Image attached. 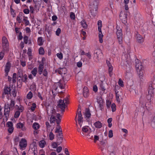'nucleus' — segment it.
Instances as JSON below:
<instances>
[{
	"label": "nucleus",
	"mask_w": 155,
	"mask_h": 155,
	"mask_svg": "<svg viewBox=\"0 0 155 155\" xmlns=\"http://www.w3.org/2000/svg\"><path fill=\"white\" fill-rule=\"evenodd\" d=\"M28 17H24L23 21L25 22V26L28 25L29 24V22L28 20Z\"/></svg>",
	"instance_id": "2f4dec72"
},
{
	"label": "nucleus",
	"mask_w": 155,
	"mask_h": 155,
	"mask_svg": "<svg viewBox=\"0 0 155 155\" xmlns=\"http://www.w3.org/2000/svg\"><path fill=\"white\" fill-rule=\"evenodd\" d=\"M100 87L101 89L104 92H105L106 88L105 87L104 84L102 82L100 84Z\"/></svg>",
	"instance_id": "37998d69"
},
{
	"label": "nucleus",
	"mask_w": 155,
	"mask_h": 155,
	"mask_svg": "<svg viewBox=\"0 0 155 155\" xmlns=\"http://www.w3.org/2000/svg\"><path fill=\"white\" fill-rule=\"evenodd\" d=\"M135 67L137 73L143 72V67L141 62H139L137 64L136 63Z\"/></svg>",
	"instance_id": "f8f14e48"
},
{
	"label": "nucleus",
	"mask_w": 155,
	"mask_h": 155,
	"mask_svg": "<svg viewBox=\"0 0 155 155\" xmlns=\"http://www.w3.org/2000/svg\"><path fill=\"white\" fill-rule=\"evenodd\" d=\"M97 25L98 27V30L99 31L98 35L99 41L100 43H102L103 42L102 38L104 35L102 33L101 30V28L102 27V22L101 21L99 20L98 21Z\"/></svg>",
	"instance_id": "0eeeda50"
},
{
	"label": "nucleus",
	"mask_w": 155,
	"mask_h": 155,
	"mask_svg": "<svg viewBox=\"0 0 155 155\" xmlns=\"http://www.w3.org/2000/svg\"><path fill=\"white\" fill-rule=\"evenodd\" d=\"M39 54L43 55L45 54V51L43 47H41L39 49Z\"/></svg>",
	"instance_id": "58836bf2"
},
{
	"label": "nucleus",
	"mask_w": 155,
	"mask_h": 155,
	"mask_svg": "<svg viewBox=\"0 0 155 155\" xmlns=\"http://www.w3.org/2000/svg\"><path fill=\"white\" fill-rule=\"evenodd\" d=\"M40 127V126L39 124L36 122L34 123L32 125V127L33 128L36 130L38 129Z\"/></svg>",
	"instance_id": "bb28decb"
},
{
	"label": "nucleus",
	"mask_w": 155,
	"mask_h": 155,
	"mask_svg": "<svg viewBox=\"0 0 155 155\" xmlns=\"http://www.w3.org/2000/svg\"><path fill=\"white\" fill-rule=\"evenodd\" d=\"M137 41L140 43H142L144 41V38L140 34H137L136 35Z\"/></svg>",
	"instance_id": "dca6fc26"
},
{
	"label": "nucleus",
	"mask_w": 155,
	"mask_h": 155,
	"mask_svg": "<svg viewBox=\"0 0 155 155\" xmlns=\"http://www.w3.org/2000/svg\"><path fill=\"white\" fill-rule=\"evenodd\" d=\"M32 50L31 48H29L28 50L27 54L28 56H31Z\"/></svg>",
	"instance_id": "13d9d810"
},
{
	"label": "nucleus",
	"mask_w": 155,
	"mask_h": 155,
	"mask_svg": "<svg viewBox=\"0 0 155 155\" xmlns=\"http://www.w3.org/2000/svg\"><path fill=\"white\" fill-rule=\"evenodd\" d=\"M151 125L153 127H155V116L153 117L152 120Z\"/></svg>",
	"instance_id": "c03bdc74"
},
{
	"label": "nucleus",
	"mask_w": 155,
	"mask_h": 155,
	"mask_svg": "<svg viewBox=\"0 0 155 155\" xmlns=\"http://www.w3.org/2000/svg\"><path fill=\"white\" fill-rule=\"evenodd\" d=\"M61 29L60 28H58L56 31V34L58 36L61 32Z\"/></svg>",
	"instance_id": "603ef678"
},
{
	"label": "nucleus",
	"mask_w": 155,
	"mask_h": 155,
	"mask_svg": "<svg viewBox=\"0 0 155 155\" xmlns=\"http://www.w3.org/2000/svg\"><path fill=\"white\" fill-rule=\"evenodd\" d=\"M19 145L21 149L25 148L27 145V141L25 139L22 138L19 143Z\"/></svg>",
	"instance_id": "ddd939ff"
},
{
	"label": "nucleus",
	"mask_w": 155,
	"mask_h": 155,
	"mask_svg": "<svg viewBox=\"0 0 155 155\" xmlns=\"http://www.w3.org/2000/svg\"><path fill=\"white\" fill-rule=\"evenodd\" d=\"M7 125L8 127V131L10 134H12L14 128L13 127V124L12 122L9 121L7 123Z\"/></svg>",
	"instance_id": "4468645a"
},
{
	"label": "nucleus",
	"mask_w": 155,
	"mask_h": 155,
	"mask_svg": "<svg viewBox=\"0 0 155 155\" xmlns=\"http://www.w3.org/2000/svg\"><path fill=\"white\" fill-rule=\"evenodd\" d=\"M15 107L17 109H18L21 112H22L24 109L23 107L22 106H20V107H19L17 105H16Z\"/></svg>",
	"instance_id": "de8ad7c7"
},
{
	"label": "nucleus",
	"mask_w": 155,
	"mask_h": 155,
	"mask_svg": "<svg viewBox=\"0 0 155 155\" xmlns=\"http://www.w3.org/2000/svg\"><path fill=\"white\" fill-rule=\"evenodd\" d=\"M54 135L53 134V133L51 132H50L49 134V139L50 140H52L54 138Z\"/></svg>",
	"instance_id": "a19ab883"
},
{
	"label": "nucleus",
	"mask_w": 155,
	"mask_h": 155,
	"mask_svg": "<svg viewBox=\"0 0 155 155\" xmlns=\"http://www.w3.org/2000/svg\"><path fill=\"white\" fill-rule=\"evenodd\" d=\"M83 94L85 97H87L89 95V90L87 87H85L83 89Z\"/></svg>",
	"instance_id": "a211bd4d"
},
{
	"label": "nucleus",
	"mask_w": 155,
	"mask_h": 155,
	"mask_svg": "<svg viewBox=\"0 0 155 155\" xmlns=\"http://www.w3.org/2000/svg\"><path fill=\"white\" fill-rule=\"evenodd\" d=\"M78 122L83 121V117L81 113V109H78Z\"/></svg>",
	"instance_id": "aec40b11"
},
{
	"label": "nucleus",
	"mask_w": 155,
	"mask_h": 155,
	"mask_svg": "<svg viewBox=\"0 0 155 155\" xmlns=\"http://www.w3.org/2000/svg\"><path fill=\"white\" fill-rule=\"evenodd\" d=\"M148 91V94L147 96V98L148 100L151 101L153 100L154 97V89L152 85L149 86Z\"/></svg>",
	"instance_id": "39448f33"
},
{
	"label": "nucleus",
	"mask_w": 155,
	"mask_h": 155,
	"mask_svg": "<svg viewBox=\"0 0 155 155\" xmlns=\"http://www.w3.org/2000/svg\"><path fill=\"white\" fill-rule=\"evenodd\" d=\"M84 115L85 118H89L91 117V114L89 109L86 108L85 111L84 113Z\"/></svg>",
	"instance_id": "6ab92c4d"
},
{
	"label": "nucleus",
	"mask_w": 155,
	"mask_h": 155,
	"mask_svg": "<svg viewBox=\"0 0 155 155\" xmlns=\"http://www.w3.org/2000/svg\"><path fill=\"white\" fill-rule=\"evenodd\" d=\"M137 73L139 76V77L141 81H142L141 79H143V72H138Z\"/></svg>",
	"instance_id": "680f3d73"
},
{
	"label": "nucleus",
	"mask_w": 155,
	"mask_h": 155,
	"mask_svg": "<svg viewBox=\"0 0 155 155\" xmlns=\"http://www.w3.org/2000/svg\"><path fill=\"white\" fill-rule=\"evenodd\" d=\"M112 120V118H110L107 119V123H108V126L109 127H111L112 126L111 122Z\"/></svg>",
	"instance_id": "c9c22d12"
},
{
	"label": "nucleus",
	"mask_w": 155,
	"mask_h": 155,
	"mask_svg": "<svg viewBox=\"0 0 155 155\" xmlns=\"http://www.w3.org/2000/svg\"><path fill=\"white\" fill-rule=\"evenodd\" d=\"M59 87L61 89H64L65 85V83L63 80H60L58 82Z\"/></svg>",
	"instance_id": "4be33fe9"
},
{
	"label": "nucleus",
	"mask_w": 155,
	"mask_h": 155,
	"mask_svg": "<svg viewBox=\"0 0 155 155\" xmlns=\"http://www.w3.org/2000/svg\"><path fill=\"white\" fill-rule=\"evenodd\" d=\"M47 110L48 116H51L50 121L51 123H54L56 121L57 124H59L61 119L60 114L57 113L54 108L52 106L49 105L47 107Z\"/></svg>",
	"instance_id": "f257e3e1"
},
{
	"label": "nucleus",
	"mask_w": 155,
	"mask_h": 155,
	"mask_svg": "<svg viewBox=\"0 0 155 155\" xmlns=\"http://www.w3.org/2000/svg\"><path fill=\"white\" fill-rule=\"evenodd\" d=\"M102 57L103 54L100 49H97L95 51L94 59L95 61H98Z\"/></svg>",
	"instance_id": "423d86ee"
},
{
	"label": "nucleus",
	"mask_w": 155,
	"mask_h": 155,
	"mask_svg": "<svg viewBox=\"0 0 155 155\" xmlns=\"http://www.w3.org/2000/svg\"><path fill=\"white\" fill-rule=\"evenodd\" d=\"M68 97H66L63 100L61 99L59 100L57 106L58 107L61 109L62 112H64L65 108V104H68Z\"/></svg>",
	"instance_id": "20e7f679"
},
{
	"label": "nucleus",
	"mask_w": 155,
	"mask_h": 155,
	"mask_svg": "<svg viewBox=\"0 0 155 155\" xmlns=\"http://www.w3.org/2000/svg\"><path fill=\"white\" fill-rule=\"evenodd\" d=\"M111 105V102L109 101L108 100L106 101V106L107 108H109L110 107Z\"/></svg>",
	"instance_id": "bf43d9fd"
},
{
	"label": "nucleus",
	"mask_w": 155,
	"mask_h": 155,
	"mask_svg": "<svg viewBox=\"0 0 155 155\" xmlns=\"http://www.w3.org/2000/svg\"><path fill=\"white\" fill-rule=\"evenodd\" d=\"M70 17L71 18L74 19L75 18V15L72 12H71L70 13Z\"/></svg>",
	"instance_id": "4d7b16f0"
},
{
	"label": "nucleus",
	"mask_w": 155,
	"mask_h": 155,
	"mask_svg": "<svg viewBox=\"0 0 155 155\" xmlns=\"http://www.w3.org/2000/svg\"><path fill=\"white\" fill-rule=\"evenodd\" d=\"M89 127L85 126L83 127L82 128V131L84 133H87L88 131Z\"/></svg>",
	"instance_id": "7c9ffc66"
},
{
	"label": "nucleus",
	"mask_w": 155,
	"mask_h": 155,
	"mask_svg": "<svg viewBox=\"0 0 155 155\" xmlns=\"http://www.w3.org/2000/svg\"><path fill=\"white\" fill-rule=\"evenodd\" d=\"M115 94H116V97H120L121 94V91L120 90V91H118L117 90H116V89H115Z\"/></svg>",
	"instance_id": "4c0bfd02"
},
{
	"label": "nucleus",
	"mask_w": 155,
	"mask_h": 155,
	"mask_svg": "<svg viewBox=\"0 0 155 155\" xmlns=\"http://www.w3.org/2000/svg\"><path fill=\"white\" fill-rule=\"evenodd\" d=\"M23 11L24 13L26 14H28L30 12L29 9H25Z\"/></svg>",
	"instance_id": "0e129e2a"
},
{
	"label": "nucleus",
	"mask_w": 155,
	"mask_h": 155,
	"mask_svg": "<svg viewBox=\"0 0 155 155\" xmlns=\"http://www.w3.org/2000/svg\"><path fill=\"white\" fill-rule=\"evenodd\" d=\"M81 24L82 27L84 28H87V25L85 20H83L81 22Z\"/></svg>",
	"instance_id": "cd10ccee"
},
{
	"label": "nucleus",
	"mask_w": 155,
	"mask_h": 155,
	"mask_svg": "<svg viewBox=\"0 0 155 155\" xmlns=\"http://www.w3.org/2000/svg\"><path fill=\"white\" fill-rule=\"evenodd\" d=\"M57 124V127L56 128L55 133H59L60 132V131H62L61 126L59 125V124Z\"/></svg>",
	"instance_id": "f704fd0d"
},
{
	"label": "nucleus",
	"mask_w": 155,
	"mask_h": 155,
	"mask_svg": "<svg viewBox=\"0 0 155 155\" xmlns=\"http://www.w3.org/2000/svg\"><path fill=\"white\" fill-rule=\"evenodd\" d=\"M57 142H53L51 144V146L53 148H56L58 146Z\"/></svg>",
	"instance_id": "79ce46f5"
},
{
	"label": "nucleus",
	"mask_w": 155,
	"mask_h": 155,
	"mask_svg": "<svg viewBox=\"0 0 155 155\" xmlns=\"http://www.w3.org/2000/svg\"><path fill=\"white\" fill-rule=\"evenodd\" d=\"M48 72L46 69H45L43 70V75L47 77L48 76Z\"/></svg>",
	"instance_id": "e2e57ef3"
},
{
	"label": "nucleus",
	"mask_w": 155,
	"mask_h": 155,
	"mask_svg": "<svg viewBox=\"0 0 155 155\" xmlns=\"http://www.w3.org/2000/svg\"><path fill=\"white\" fill-rule=\"evenodd\" d=\"M38 73L37 68H34L31 71V73L34 77H35L37 74Z\"/></svg>",
	"instance_id": "c756f323"
},
{
	"label": "nucleus",
	"mask_w": 155,
	"mask_h": 155,
	"mask_svg": "<svg viewBox=\"0 0 155 155\" xmlns=\"http://www.w3.org/2000/svg\"><path fill=\"white\" fill-rule=\"evenodd\" d=\"M28 155H37V152L35 151V149H32L31 150L29 149L28 153Z\"/></svg>",
	"instance_id": "412c9836"
},
{
	"label": "nucleus",
	"mask_w": 155,
	"mask_h": 155,
	"mask_svg": "<svg viewBox=\"0 0 155 155\" xmlns=\"http://www.w3.org/2000/svg\"><path fill=\"white\" fill-rule=\"evenodd\" d=\"M20 112L18 111H17L15 112V115L14 117L15 118H18L19 116L20 115Z\"/></svg>",
	"instance_id": "a18cd8bd"
},
{
	"label": "nucleus",
	"mask_w": 155,
	"mask_h": 155,
	"mask_svg": "<svg viewBox=\"0 0 155 155\" xmlns=\"http://www.w3.org/2000/svg\"><path fill=\"white\" fill-rule=\"evenodd\" d=\"M113 70V67H110L108 68V72L110 74V76H111L112 75V72Z\"/></svg>",
	"instance_id": "6e6d98bb"
},
{
	"label": "nucleus",
	"mask_w": 155,
	"mask_h": 155,
	"mask_svg": "<svg viewBox=\"0 0 155 155\" xmlns=\"http://www.w3.org/2000/svg\"><path fill=\"white\" fill-rule=\"evenodd\" d=\"M16 127L17 128L21 129L23 131H25L26 130L24 124L19 122L17 124Z\"/></svg>",
	"instance_id": "f3484780"
},
{
	"label": "nucleus",
	"mask_w": 155,
	"mask_h": 155,
	"mask_svg": "<svg viewBox=\"0 0 155 155\" xmlns=\"http://www.w3.org/2000/svg\"><path fill=\"white\" fill-rule=\"evenodd\" d=\"M38 73L39 74H41L42 73L44 69V65L42 64H40L38 67Z\"/></svg>",
	"instance_id": "5701e85b"
},
{
	"label": "nucleus",
	"mask_w": 155,
	"mask_h": 155,
	"mask_svg": "<svg viewBox=\"0 0 155 155\" xmlns=\"http://www.w3.org/2000/svg\"><path fill=\"white\" fill-rule=\"evenodd\" d=\"M44 41L42 37L38 38V44L39 46L42 45L43 44Z\"/></svg>",
	"instance_id": "a878e982"
},
{
	"label": "nucleus",
	"mask_w": 155,
	"mask_h": 155,
	"mask_svg": "<svg viewBox=\"0 0 155 155\" xmlns=\"http://www.w3.org/2000/svg\"><path fill=\"white\" fill-rule=\"evenodd\" d=\"M118 84L121 87H123L124 86L123 82L121 79H119L118 81Z\"/></svg>",
	"instance_id": "09e8293b"
},
{
	"label": "nucleus",
	"mask_w": 155,
	"mask_h": 155,
	"mask_svg": "<svg viewBox=\"0 0 155 155\" xmlns=\"http://www.w3.org/2000/svg\"><path fill=\"white\" fill-rule=\"evenodd\" d=\"M46 144V142L44 140H42L39 142V146L41 148H43L44 147Z\"/></svg>",
	"instance_id": "72a5a7b5"
},
{
	"label": "nucleus",
	"mask_w": 155,
	"mask_h": 155,
	"mask_svg": "<svg viewBox=\"0 0 155 155\" xmlns=\"http://www.w3.org/2000/svg\"><path fill=\"white\" fill-rule=\"evenodd\" d=\"M94 125L95 127L98 128H100L102 127V124L99 121H97L94 123Z\"/></svg>",
	"instance_id": "393cba45"
},
{
	"label": "nucleus",
	"mask_w": 155,
	"mask_h": 155,
	"mask_svg": "<svg viewBox=\"0 0 155 155\" xmlns=\"http://www.w3.org/2000/svg\"><path fill=\"white\" fill-rule=\"evenodd\" d=\"M57 133V134L56 135V137L63 136L62 131H60V132Z\"/></svg>",
	"instance_id": "052dcab7"
},
{
	"label": "nucleus",
	"mask_w": 155,
	"mask_h": 155,
	"mask_svg": "<svg viewBox=\"0 0 155 155\" xmlns=\"http://www.w3.org/2000/svg\"><path fill=\"white\" fill-rule=\"evenodd\" d=\"M111 107L113 112H114L116 110V106L115 104L113 103L112 104Z\"/></svg>",
	"instance_id": "49530a36"
},
{
	"label": "nucleus",
	"mask_w": 155,
	"mask_h": 155,
	"mask_svg": "<svg viewBox=\"0 0 155 155\" xmlns=\"http://www.w3.org/2000/svg\"><path fill=\"white\" fill-rule=\"evenodd\" d=\"M30 9V12L31 13H33L34 12V11H35L34 8V7L31 6H30L29 7Z\"/></svg>",
	"instance_id": "69168bd1"
},
{
	"label": "nucleus",
	"mask_w": 155,
	"mask_h": 155,
	"mask_svg": "<svg viewBox=\"0 0 155 155\" xmlns=\"http://www.w3.org/2000/svg\"><path fill=\"white\" fill-rule=\"evenodd\" d=\"M57 141L58 143V145H60L62 142L63 140V137H57Z\"/></svg>",
	"instance_id": "c85d7f7f"
},
{
	"label": "nucleus",
	"mask_w": 155,
	"mask_h": 155,
	"mask_svg": "<svg viewBox=\"0 0 155 155\" xmlns=\"http://www.w3.org/2000/svg\"><path fill=\"white\" fill-rule=\"evenodd\" d=\"M85 55H86L87 57L89 58V59H91V54L90 52H88L87 53H86Z\"/></svg>",
	"instance_id": "774afa93"
},
{
	"label": "nucleus",
	"mask_w": 155,
	"mask_h": 155,
	"mask_svg": "<svg viewBox=\"0 0 155 155\" xmlns=\"http://www.w3.org/2000/svg\"><path fill=\"white\" fill-rule=\"evenodd\" d=\"M98 3L97 1L93 0L90 2L89 9L91 15L94 16L96 15L97 10Z\"/></svg>",
	"instance_id": "7ed1b4c3"
},
{
	"label": "nucleus",
	"mask_w": 155,
	"mask_h": 155,
	"mask_svg": "<svg viewBox=\"0 0 155 155\" xmlns=\"http://www.w3.org/2000/svg\"><path fill=\"white\" fill-rule=\"evenodd\" d=\"M36 107V105L35 104L33 103L32 104V106L31 107V109L32 111H33L35 110V108Z\"/></svg>",
	"instance_id": "864d4df0"
},
{
	"label": "nucleus",
	"mask_w": 155,
	"mask_h": 155,
	"mask_svg": "<svg viewBox=\"0 0 155 155\" xmlns=\"http://www.w3.org/2000/svg\"><path fill=\"white\" fill-rule=\"evenodd\" d=\"M15 105V101L12 100H11L10 104H5L4 114V118L3 119L4 120L6 121L8 120L9 116L10 111L14 109Z\"/></svg>",
	"instance_id": "f03ea898"
},
{
	"label": "nucleus",
	"mask_w": 155,
	"mask_h": 155,
	"mask_svg": "<svg viewBox=\"0 0 155 155\" xmlns=\"http://www.w3.org/2000/svg\"><path fill=\"white\" fill-rule=\"evenodd\" d=\"M10 94H12L13 96L14 97L16 96V91L15 88L14 87L12 88V91H10Z\"/></svg>",
	"instance_id": "473e14b6"
},
{
	"label": "nucleus",
	"mask_w": 155,
	"mask_h": 155,
	"mask_svg": "<svg viewBox=\"0 0 155 155\" xmlns=\"http://www.w3.org/2000/svg\"><path fill=\"white\" fill-rule=\"evenodd\" d=\"M28 37L27 36H25L23 38V40L25 44H27L28 42Z\"/></svg>",
	"instance_id": "8fccbe9b"
},
{
	"label": "nucleus",
	"mask_w": 155,
	"mask_h": 155,
	"mask_svg": "<svg viewBox=\"0 0 155 155\" xmlns=\"http://www.w3.org/2000/svg\"><path fill=\"white\" fill-rule=\"evenodd\" d=\"M27 76L26 74H24L22 76V80L25 83L27 82Z\"/></svg>",
	"instance_id": "e433bc0d"
},
{
	"label": "nucleus",
	"mask_w": 155,
	"mask_h": 155,
	"mask_svg": "<svg viewBox=\"0 0 155 155\" xmlns=\"http://www.w3.org/2000/svg\"><path fill=\"white\" fill-rule=\"evenodd\" d=\"M66 68H61L55 70V72L58 73L59 74H61L63 73V71L65 70Z\"/></svg>",
	"instance_id": "b1692460"
},
{
	"label": "nucleus",
	"mask_w": 155,
	"mask_h": 155,
	"mask_svg": "<svg viewBox=\"0 0 155 155\" xmlns=\"http://www.w3.org/2000/svg\"><path fill=\"white\" fill-rule=\"evenodd\" d=\"M57 56L60 59H61L63 58V54L61 53H57Z\"/></svg>",
	"instance_id": "5fc2aeb1"
},
{
	"label": "nucleus",
	"mask_w": 155,
	"mask_h": 155,
	"mask_svg": "<svg viewBox=\"0 0 155 155\" xmlns=\"http://www.w3.org/2000/svg\"><path fill=\"white\" fill-rule=\"evenodd\" d=\"M117 31L116 33L117 36V38L119 44H122L123 43L122 31L121 29L120 28L117 29Z\"/></svg>",
	"instance_id": "6e6552de"
},
{
	"label": "nucleus",
	"mask_w": 155,
	"mask_h": 155,
	"mask_svg": "<svg viewBox=\"0 0 155 155\" xmlns=\"http://www.w3.org/2000/svg\"><path fill=\"white\" fill-rule=\"evenodd\" d=\"M11 91V89L10 87H8L6 86H5L2 93V97H4L5 95H8L10 94Z\"/></svg>",
	"instance_id": "9b49d317"
},
{
	"label": "nucleus",
	"mask_w": 155,
	"mask_h": 155,
	"mask_svg": "<svg viewBox=\"0 0 155 155\" xmlns=\"http://www.w3.org/2000/svg\"><path fill=\"white\" fill-rule=\"evenodd\" d=\"M2 46L5 50H7L9 46L8 42L7 39L5 37H3L2 40Z\"/></svg>",
	"instance_id": "9d476101"
},
{
	"label": "nucleus",
	"mask_w": 155,
	"mask_h": 155,
	"mask_svg": "<svg viewBox=\"0 0 155 155\" xmlns=\"http://www.w3.org/2000/svg\"><path fill=\"white\" fill-rule=\"evenodd\" d=\"M113 131L112 130H110L109 131L108 137L110 138H111L113 137Z\"/></svg>",
	"instance_id": "3c124183"
},
{
	"label": "nucleus",
	"mask_w": 155,
	"mask_h": 155,
	"mask_svg": "<svg viewBox=\"0 0 155 155\" xmlns=\"http://www.w3.org/2000/svg\"><path fill=\"white\" fill-rule=\"evenodd\" d=\"M62 150V148L61 147L59 146L57 148V150H56V151L58 153H59Z\"/></svg>",
	"instance_id": "338daca9"
},
{
	"label": "nucleus",
	"mask_w": 155,
	"mask_h": 155,
	"mask_svg": "<svg viewBox=\"0 0 155 155\" xmlns=\"http://www.w3.org/2000/svg\"><path fill=\"white\" fill-rule=\"evenodd\" d=\"M129 12L128 11L126 12H121L120 15V20L123 21V22H126L127 19V16Z\"/></svg>",
	"instance_id": "1a4fd4ad"
},
{
	"label": "nucleus",
	"mask_w": 155,
	"mask_h": 155,
	"mask_svg": "<svg viewBox=\"0 0 155 155\" xmlns=\"http://www.w3.org/2000/svg\"><path fill=\"white\" fill-rule=\"evenodd\" d=\"M11 66V63L9 62L6 63L5 66V76H7L8 74V73L10 71Z\"/></svg>",
	"instance_id": "2eb2a0df"
},
{
	"label": "nucleus",
	"mask_w": 155,
	"mask_h": 155,
	"mask_svg": "<svg viewBox=\"0 0 155 155\" xmlns=\"http://www.w3.org/2000/svg\"><path fill=\"white\" fill-rule=\"evenodd\" d=\"M32 94L31 91H30L29 92L27 95V98L28 99H31L32 97Z\"/></svg>",
	"instance_id": "ea45409f"
}]
</instances>
